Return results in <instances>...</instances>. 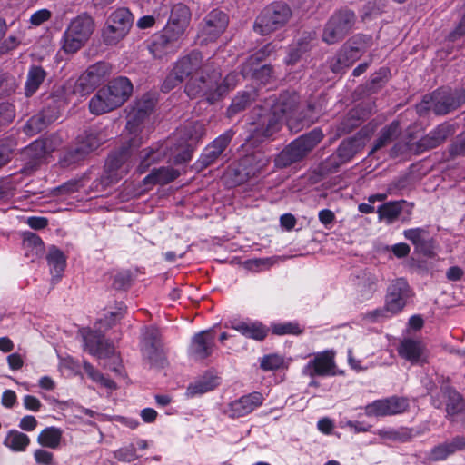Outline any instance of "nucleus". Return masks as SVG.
<instances>
[{
	"label": "nucleus",
	"mask_w": 465,
	"mask_h": 465,
	"mask_svg": "<svg viewBox=\"0 0 465 465\" xmlns=\"http://www.w3.org/2000/svg\"><path fill=\"white\" fill-rule=\"evenodd\" d=\"M299 103V95L290 92L282 93L277 99L267 102L270 108H261L255 113L258 118L252 123V132L257 136L270 137L280 130L283 119L287 121L290 128L293 127V123L302 126L311 125L318 119L321 110L309 104L306 111H300Z\"/></svg>",
	"instance_id": "obj_1"
},
{
	"label": "nucleus",
	"mask_w": 465,
	"mask_h": 465,
	"mask_svg": "<svg viewBox=\"0 0 465 465\" xmlns=\"http://www.w3.org/2000/svg\"><path fill=\"white\" fill-rule=\"evenodd\" d=\"M133 84L124 76L112 80L98 90L89 102L90 112L99 115L121 106L132 94Z\"/></svg>",
	"instance_id": "obj_2"
},
{
	"label": "nucleus",
	"mask_w": 465,
	"mask_h": 465,
	"mask_svg": "<svg viewBox=\"0 0 465 465\" xmlns=\"http://www.w3.org/2000/svg\"><path fill=\"white\" fill-rule=\"evenodd\" d=\"M241 77H242V74L232 72L227 74L223 83L220 84L221 74L213 71L212 74L208 75V78L202 77L200 79V82L203 84V86L196 84L195 81H192L185 86V92L191 98L202 97L213 104L229 90L233 89Z\"/></svg>",
	"instance_id": "obj_3"
},
{
	"label": "nucleus",
	"mask_w": 465,
	"mask_h": 465,
	"mask_svg": "<svg viewBox=\"0 0 465 465\" xmlns=\"http://www.w3.org/2000/svg\"><path fill=\"white\" fill-rule=\"evenodd\" d=\"M173 139H169L163 143H155L148 148H145L140 152V163L138 165V171L142 173L147 171V169L163 158L167 157L168 150H170L169 161L173 159V162L176 164L184 163L191 160L193 147L190 143L182 141L174 149L171 147Z\"/></svg>",
	"instance_id": "obj_4"
},
{
	"label": "nucleus",
	"mask_w": 465,
	"mask_h": 465,
	"mask_svg": "<svg viewBox=\"0 0 465 465\" xmlns=\"http://www.w3.org/2000/svg\"><path fill=\"white\" fill-rule=\"evenodd\" d=\"M208 64H203V55L198 51H192L187 55L181 57L174 64L172 73L163 82V88L166 91L172 89L176 84L190 78L186 86L195 81L196 84L203 85L200 79L204 77L203 74L207 72Z\"/></svg>",
	"instance_id": "obj_5"
},
{
	"label": "nucleus",
	"mask_w": 465,
	"mask_h": 465,
	"mask_svg": "<svg viewBox=\"0 0 465 465\" xmlns=\"http://www.w3.org/2000/svg\"><path fill=\"white\" fill-rule=\"evenodd\" d=\"M323 134L320 129H313L310 133L300 136L286 146L274 159L277 168H285L301 161L322 139Z\"/></svg>",
	"instance_id": "obj_6"
},
{
	"label": "nucleus",
	"mask_w": 465,
	"mask_h": 465,
	"mask_svg": "<svg viewBox=\"0 0 465 465\" xmlns=\"http://www.w3.org/2000/svg\"><path fill=\"white\" fill-rule=\"evenodd\" d=\"M94 26V18L87 13L74 17L64 33V51L67 54H74L81 49L93 35Z\"/></svg>",
	"instance_id": "obj_7"
},
{
	"label": "nucleus",
	"mask_w": 465,
	"mask_h": 465,
	"mask_svg": "<svg viewBox=\"0 0 465 465\" xmlns=\"http://www.w3.org/2000/svg\"><path fill=\"white\" fill-rule=\"evenodd\" d=\"M291 17L292 10L287 4L273 2L257 16L253 28L256 33L266 35L283 27Z\"/></svg>",
	"instance_id": "obj_8"
},
{
	"label": "nucleus",
	"mask_w": 465,
	"mask_h": 465,
	"mask_svg": "<svg viewBox=\"0 0 465 465\" xmlns=\"http://www.w3.org/2000/svg\"><path fill=\"white\" fill-rule=\"evenodd\" d=\"M356 15L353 11L341 8L334 12L327 21L322 40L328 45H333L342 40L353 28Z\"/></svg>",
	"instance_id": "obj_9"
},
{
	"label": "nucleus",
	"mask_w": 465,
	"mask_h": 465,
	"mask_svg": "<svg viewBox=\"0 0 465 465\" xmlns=\"http://www.w3.org/2000/svg\"><path fill=\"white\" fill-rule=\"evenodd\" d=\"M133 23L132 14L126 8H118L106 20L102 39L106 45H115L128 34Z\"/></svg>",
	"instance_id": "obj_10"
},
{
	"label": "nucleus",
	"mask_w": 465,
	"mask_h": 465,
	"mask_svg": "<svg viewBox=\"0 0 465 465\" xmlns=\"http://www.w3.org/2000/svg\"><path fill=\"white\" fill-rule=\"evenodd\" d=\"M371 37L367 35H357L346 43L331 60V71L340 73L344 68L350 67L371 46Z\"/></svg>",
	"instance_id": "obj_11"
},
{
	"label": "nucleus",
	"mask_w": 465,
	"mask_h": 465,
	"mask_svg": "<svg viewBox=\"0 0 465 465\" xmlns=\"http://www.w3.org/2000/svg\"><path fill=\"white\" fill-rule=\"evenodd\" d=\"M460 104V99L449 90H438L430 95H425L417 105V112L423 114L428 111L435 114H446L456 109Z\"/></svg>",
	"instance_id": "obj_12"
},
{
	"label": "nucleus",
	"mask_w": 465,
	"mask_h": 465,
	"mask_svg": "<svg viewBox=\"0 0 465 465\" xmlns=\"http://www.w3.org/2000/svg\"><path fill=\"white\" fill-rule=\"evenodd\" d=\"M270 163V158L261 151L242 157L234 169L235 183H243L252 178L264 173Z\"/></svg>",
	"instance_id": "obj_13"
},
{
	"label": "nucleus",
	"mask_w": 465,
	"mask_h": 465,
	"mask_svg": "<svg viewBox=\"0 0 465 465\" xmlns=\"http://www.w3.org/2000/svg\"><path fill=\"white\" fill-rule=\"evenodd\" d=\"M229 24L226 13L220 9H213L202 20L197 34L201 44L216 41L225 31Z\"/></svg>",
	"instance_id": "obj_14"
},
{
	"label": "nucleus",
	"mask_w": 465,
	"mask_h": 465,
	"mask_svg": "<svg viewBox=\"0 0 465 465\" xmlns=\"http://www.w3.org/2000/svg\"><path fill=\"white\" fill-rule=\"evenodd\" d=\"M141 144L136 139L130 141L129 148H123L119 152L109 155L104 165L105 177L108 183H117L125 173H128L132 164L129 162L130 148L138 147Z\"/></svg>",
	"instance_id": "obj_15"
},
{
	"label": "nucleus",
	"mask_w": 465,
	"mask_h": 465,
	"mask_svg": "<svg viewBox=\"0 0 465 465\" xmlns=\"http://www.w3.org/2000/svg\"><path fill=\"white\" fill-rule=\"evenodd\" d=\"M111 73V65L105 62H98L87 68L75 81L73 92L85 95L92 92Z\"/></svg>",
	"instance_id": "obj_16"
},
{
	"label": "nucleus",
	"mask_w": 465,
	"mask_h": 465,
	"mask_svg": "<svg viewBox=\"0 0 465 465\" xmlns=\"http://www.w3.org/2000/svg\"><path fill=\"white\" fill-rule=\"evenodd\" d=\"M54 150L53 140L50 138L38 139L26 146L22 152L25 166L22 172L30 173L40 164L46 154Z\"/></svg>",
	"instance_id": "obj_17"
},
{
	"label": "nucleus",
	"mask_w": 465,
	"mask_h": 465,
	"mask_svg": "<svg viewBox=\"0 0 465 465\" xmlns=\"http://www.w3.org/2000/svg\"><path fill=\"white\" fill-rule=\"evenodd\" d=\"M409 408V401L403 397H389L377 400L365 407V414L369 417H383L403 413Z\"/></svg>",
	"instance_id": "obj_18"
},
{
	"label": "nucleus",
	"mask_w": 465,
	"mask_h": 465,
	"mask_svg": "<svg viewBox=\"0 0 465 465\" xmlns=\"http://www.w3.org/2000/svg\"><path fill=\"white\" fill-rule=\"evenodd\" d=\"M182 37L163 28L153 36L149 51L154 58L163 59L173 54L181 47Z\"/></svg>",
	"instance_id": "obj_19"
},
{
	"label": "nucleus",
	"mask_w": 465,
	"mask_h": 465,
	"mask_svg": "<svg viewBox=\"0 0 465 465\" xmlns=\"http://www.w3.org/2000/svg\"><path fill=\"white\" fill-rule=\"evenodd\" d=\"M263 401L264 397L261 392L253 391L228 403L223 412L231 419L242 418L262 406Z\"/></svg>",
	"instance_id": "obj_20"
},
{
	"label": "nucleus",
	"mask_w": 465,
	"mask_h": 465,
	"mask_svg": "<svg viewBox=\"0 0 465 465\" xmlns=\"http://www.w3.org/2000/svg\"><path fill=\"white\" fill-rule=\"evenodd\" d=\"M84 349L99 359H112L114 363L118 361L114 346L104 339L100 330L87 331L84 334Z\"/></svg>",
	"instance_id": "obj_21"
},
{
	"label": "nucleus",
	"mask_w": 465,
	"mask_h": 465,
	"mask_svg": "<svg viewBox=\"0 0 465 465\" xmlns=\"http://www.w3.org/2000/svg\"><path fill=\"white\" fill-rule=\"evenodd\" d=\"M411 297V291L407 281L403 278H399L389 286L385 305L391 313L395 315L402 311Z\"/></svg>",
	"instance_id": "obj_22"
},
{
	"label": "nucleus",
	"mask_w": 465,
	"mask_h": 465,
	"mask_svg": "<svg viewBox=\"0 0 465 465\" xmlns=\"http://www.w3.org/2000/svg\"><path fill=\"white\" fill-rule=\"evenodd\" d=\"M302 374L310 378L315 376H334L336 374L334 355L329 351L316 354L313 359L305 364L302 369Z\"/></svg>",
	"instance_id": "obj_23"
},
{
	"label": "nucleus",
	"mask_w": 465,
	"mask_h": 465,
	"mask_svg": "<svg viewBox=\"0 0 465 465\" xmlns=\"http://www.w3.org/2000/svg\"><path fill=\"white\" fill-rule=\"evenodd\" d=\"M155 106V98L145 94L137 100L127 114L126 129L131 134L136 133L139 124L152 113Z\"/></svg>",
	"instance_id": "obj_24"
},
{
	"label": "nucleus",
	"mask_w": 465,
	"mask_h": 465,
	"mask_svg": "<svg viewBox=\"0 0 465 465\" xmlns=\"http://www.w3.org/2000/svg\"><path fill=\"white\" fill-rule=\"evenodd\" d=\"M214 347V333L212 329H209L193 335L189 347V353L196 359L203 360L213 353Z\"/></svg>",
	"instance_id": "obj_25"
},
{
	"label": "nucleus",
	"mask_w": 465,
	"mask_h": 465,
	"mask_svg": "<svg viewBox=\"0 0 465 465\" xmlns=\"http://www.w3.org/2000/svg\"><path fill=\"white\" fill-rule=\"evenodd\" d=\"M191 19V12L183 4H177L171 10L168 24L164 27L167 32L176 34L183 38Z\"/></svg>",
	"instance_id": "obj_26"
},
{
	"label": "nucleus",
	"mask_w": 465,
	"mask_h": 465,
	"mask_svg": "<svg viewBox=\"0 0 465 465\" xmlns=\"http://www.w3.org/2000/svg\"><path fill=\"white\" fill-rule=\"evenodd\" d=\"M226 327H230L246 338L253 339L255 341H262L267 336L268 332L266 327L262 323L251 320L233 319L226 324Z\"/></svg>",
	"instance_id": "obj_27"
},
{
	"label": "nucleus",
	"mask_w": 465,
	"mask_h": 465,
	"mask_svg": "<svg viewBox=\"0 0 465 465\" xmlns=\"http://www.w3.org/2000/svg\"><path fill=\"white\" fill-rule=\"evenodd\" d=\"M233 135L234 133L228 130L208 145L201 156L203 165L207 166L213 163L228 146Z\"/></svg>",
	"instance_id": "obj_28"
},
{
	"label": "nucleus",
	"mask_w": 465,
	"mask_h": 465,
	"mask_svg": "<svg viewBox=\"0 0 465 465\" xmlns=\"http://www.w3.org/2000/svg\"><path fill=\"white\" fill-rule=\"evenodd\" d=\"M103 143L104 138L100 137L97 132H85L82 137H79L76 147L71 152L72 157L75 160L82 159L97 149Z\"/></svg>",
	"instance_id": "obj_29"
},
{
	"label": "nucleus",
	"mask_w": 465,
	"mask_h": 465,
	"mask_svg": "<svg viewBox=\"0 0 465 465\" xmlns=\"http://www.w3.org/2000/svg\"><path fill=\"white\" fill-rule=\"evenodd\" d=\"M450 134V130L448 125H439L417 143L416 152L420 153L439 146L446 140Z\"/></svg>",
	"instance_id": "obj_30"
},
{
	"label": "nucleus",
	"mask_w": 465,
	"mask_h": 465,
	"mask_svg": "<svg viewBox=\"0 0 465 465\" xmlns=\"http://www.w3.org/2000/svg\"><path fill=\"white\" fill-rule=\"evenodd\" d=\"M219 385V378L213 374H205L190 383L186 390L188 397L200 396L213 391Z\"/></svg>",
	"instance_id": "obj_31"
},
{
	"label": "nucleus",
	"mask_w": 465,
	"mask_h": 465,
	"mask_svg": "<svg viewBox=\"0 0 465 465\" xmlns=\"http://www.w3.org/2000/svg\"><path fill=\"white\" fill-rule=\"evenodd\" d=\"M423 351L422 343L412 339L403 340L398 348L399 355L412 363L422 359Z\"/></svg>",
	"instance_id": "obj_32"
},
{
	"label": "nucleus",
	"mask_w": 465,
	"mask_h": 465,
	"mask_svg": "<svg viewBox=\"0 0 465 465\" xmlns=\"http://www.w3.org/2000/svg\"><path fill=\"white\" fill-rule=\"evenodd\" d=\"M465 445L463 439L456 438L450 442H444L434 447L430 453L431 461H441L459 450H462Z\"/></svg>",
	"instance_id": "obj_33"
},
{
	"label": "nucleus",
	"mask_w": 465,
	"mask_h": 465,
	"mask_svg": "<svg viewBox=\"0 0 465 465\" xmlns=\"http://www.w3.org/2000/svg\"><path fill=\"white\" fill-rule=\"evenodd\" d=\"M256 63H250L246 61L242 68V78L251 77L261 84H267L272 77V67L267 64L262 65L259 68L254 67Z\"/></svg>",
	"instance_id": "obj_34"
},
{
	"label": "nucleus",
	"mask_w": 465,
	"mask_h": 465,
	"mask_svg": "<svg viewBox=\"0 0 465 465\" xmlns=\"http://www.w3.org/2000/svg\"><path fill=\"white\" fill-rule=\"evenodd\" d=\"M47 263L54 278L60 280L66 266V257L64 252L55 246H51L47 256Z\"/></svg>",
	"instance_id": "obj_35"
},
{
	"label": "nucleus",
	"mask_w": 465,
	"mask_h": 465,
	"mask_svg": "<svg viewBox=\"0 0 465 465\" xmlns=\"http://www.w3.org/2000/svg\"><path fill=\"white\" fill-rule=\"evenodd\" d=\"M180 175V173L172 167H160L153 169L147 176L143 179L145 185L149 184H166Z\"/></svg>",
	"instance_id": "obj_36"
},
{
	"label": "nucleus",
	"mask_w": 465,
	"mask_h": 465,
	"mask_svg": "<svg viewBox=\"0 0 465 465\" xmlns=\"http://www.w3.org/2000/svg\"><path fill=\"white\" fill-rule=\"evenodd\" d=\"M46 75L47 74L43 67L39 65H32L28 70L25 84V95H33L39 89Z\"/></svg>",
	"instance_id": "obj_37"
},
{
	"label": "nucleus",
	"mask_w": 465,
	"mask_h": 465,
	"mask_svg": "<svg viewBox=\"0 0 465 465\" xmlns=\"http://www.w3.org/2000/svg\"><path fill=\"white\" fill-rule=\"evenodd\" d=\"M360 145L354 139L343 141L337 149L335 154L330 160L337 165L349 162L358 153Z\"/></svg>",
	"instance_id": "obj_38"
},
{
	"label": "nucleus",
	"mask_w": 465,
	"mask_h": 465,
	"mask_svg": "<svg viewBox=\"0 0 465 465\" xmlns=\"http://www.w3.org/2000/svg\"><path fill=\"white\" fill-rule=\"evenodd\" d=\"M63 430L57 427H46L39 433L37 442L45 448L56 450L61 445Z\"/></svg>",
	"instance_id": "obj_39"
},
{
	"label": "nucleus",
	"mask_w": 465,
	"mask_h": 465,
	"mask_svg": "<svg viewBox=\"0 0 465 465\" xmlns=\"http://www.w3.org/2000/svg\"><path fill=\"white\" fill-rule=\"evenodd\" d=\"M23 249L26 257L34 261L40 256L44 250V244L41 238L34 232H27L24 233Z\"/></svg>",
	"instance_id": "obj_40"
},
{
	"label": "nucleus",
	"mask_w": 465,
	"mask_h": 465,
	"mask_svg": "<svg viewBox=\"0 0 465 465\" xmlns=\"http://www.w3.org/2000/svg\"><path fill=\"white\" fill-rule=\"evenodd\" d=\"M3 444L13 451H25L30 444V438L16 430H11L4 439Z\"/></svg>",
	"instance_id": "obj_41"
},
{
	"label": "nucleus",
	"mask_w": 465,
	"mask_h": 465,
	"mask_svg": "<svg viewBox=\"0 0 465 465\" xmlns=\"http://www.w3.org/2000/svg\"><path fill=\"white\" fill-rule=\"evenodd\" d=\"M401 134L400 124L393 121L389 125L381 130L380 135L377 138L375 144L371 150V153L380 150L381 148L391 143Z\"/></svg>",
	"instance_id": "obj_42"
},
{
	"label": "nucleus",
	"mask_w": 465,
	"mask_h": 465,
	"mask_svg": "<svg viewBox=\"0 0 465 465\" xmlns=\"http://www.w3.org/2000/svg\"><path fill=\"white\" fill-rule=\"evenodd\" d=\"M311 35H308L299 39L295 45H292L285 58V63L291 65L295 64L302 56L311 49Z\"/></svg>",
	"instance_id": "obj_43"
},
{
	"label": "nucleus",
	"mask_w": 465,
	"mask_h": 465,
	"mask_svg": "<svg viewBox=\"0 0 465 465\" xmlns=\"http://www.w3.org/2000/svg\"><path fill=\"white\" fill-rule=\"evenodd\" d=\"M404 237L411 241L417 249L427 252L430 248L429 233L423 228H412L403 232Z\"/></svg>",
	"instance_id": "obj_44"
},
{
	"label": "nucleus",
	"mask_w": 465,
	"mask_h": 465,
	"mask_svg": "<svg viewBox=\"0 0 465 465\" xmlns=\"http://www.w3.org/2000/svg\"><path fill=\"white\" fill-rule=\"evenodd\" d=\"M402 206L401 202H388L378 207L379 219L387 223H392L401 213Z\"/></svg>",
	"instance_id": "obj_45"
},
{
	"label": "nucleus",
	"mask_w": 465,
	"mask_h": 465,
	"mask_svg": "<svg viewBox=\"0 0 465 465\" xmlns=\"http://www.w3.org/2000/svg\"><path fill=\"white\" fill-rule=\"evenodd\" d=\"M205 134V129L203 124L194 123L184 130H180L176 135L180 136L182 140L195 145Z\"/></svg>",
	"instance_id": "obj_46"
},
{
	"label": "nucleus",
	"mask_w": 465,
	"mask_h": 465,
	"mask_svg": "<svg viewBox=\"0 0 465 465\" xmlns=\"http://www.w3.org/2000/svg\"><path fill=\"white\" fill-rule=\"evenodd\" d=\"M142 353L144 359H146L151 365L158 366L162 365L164 361L162 344H148L142 345Z\"/></svg>",
	"instance_id": "obj_47"
},
{
	"label": "nucleus",
	"mask_w": 465,
	"mask_h": 465,
	"mask_svg": "<svg viewBox=\"0 0 465 465\" xmlns=\"http://www.w3.org/2000/svg\"><path fill=\"white\" fill-rule=\"evenodd\" d=\"M51 120L45 119V116L43 114H38L36 115L32 116L24 127V131L27 135H35L37 133L41 132L45 126L46 124L50 123Z\"/></svg>",
	"instance_id": "obj_48"
},
{
	"label": "nucleus",
	"mask_w": 465,
	"mask_h": 465,
	"mask_svg": "<svg viewBox=\"0 0 465 465\" xmlns=\"http://www.w3.org/2000/svg\"><path fill=\"white\" fill-rule=\"evenodd\" d=\"M443 396L448 398L447 402V414L449 416H454L460 410V405H461V398L460 395L454 390L450 388H445L442 391Z\"/></svg>",
	"instance_id": "obj_49"
},
{
	"label": "nucleus",
	"mask_w": 465,
	"mask_h": 465,
	"mask_svg": "<svg viewBox=\"0 0 465 465\" xmlns=\"http://www.w3.org/2000/svg\"><path fill=\"white\" fill-rule=\"evenodd\" d=\"M251 94L247 92L239 94L237 96L233 98L230 107L227 110L228 116L232 117L234 114L244 110L247 107V105H249V104L251 103Z\"/></svg>",
	"instance_id": "obj_50"
},
{
	"label": "nucleus",
	"mask_w": 465,
	"mask_h": 465,
	"mask_svg": "<svg viewBox=\"0 0 465 465\" xmlns=\"http://www.w3.org/2000/svg\"><path fill=\"white\" fill-rule=\"evenodd\" d=\"M283 363V358L277 354L266 355L260 361L261 368L265 371H276L282 367Z\"/></svg>",
	"instance_id": "obj_51"
},
{
	"label": "nucleus",
	"mask_w": 465,
	"mask_h": 465,
	"mask_svg": "<svg viewBox=\"0 0 465 465\" xmlns=\"http://www.w3.org/2000/svg\"><path fill=\"white\" fill-rule=\"evenodd\" d=\"M272 330L277 335L299 334L302 332L299 324L295 322L277 323L272 325Z\"/></svg>",
	"instance_id": "obj_52"
},
{
	"label": "nucleus",
	"mask_w": 465,
	"mask_h": 465,
	"mask_svg": "<svg viewBox=\"0 0 465 465\" xmlns=\"http://www.w3.org/2000/svg\"><path fill=\"white\" fill-rule=\"evenodd\" d=\"M393 313H391L388 307L384 304L383 307L377 308L373 311H370L364 314V319L371 322H381L385 319H388L391 316H393Z\"/></svg>",
	"instance_id": "obj_53"
},
{
	"label": "nucleus",
	"mask_w": 465,
	"mask_h": 465,
	"mask_svg": "<svg viewBox=\"0 0 465 465\" xmlns=\"http://www.w3.org/2000/svg\"><path fill=\"white\" fill-rule=\"evenodd\" d=\"M160 338L161 332L159 329L153 326L146 327L143 334L142 345H160L162 344Z\"/></svg>",
	"instance_id": "obj_54"
},
{
	"label": "nucleus",
	"mask_w": 465,
	"mask_h": 465,
	"mask_svg": "<svg viewBox=\"0 0 465 465\" xmlns=\"http://www.w3.org/2000/svg\"><path fill=\"white\" fill-rule=\"evenodd\" d=\"M276 45L270 43L262 47L259 51H257L254 54L249 57L247 61L250 63H258L266 57L270 56L276 51Z\"/></svg>",
	"instance_id": "obj_55"
},
{
	"label": "nucleus",
	"mask_w": 465,
	"mask_h": 465,
	"mask_svg": "<svg viewBox=\"0 0 465 465\" xmlns=\"http://www.w3.org/2000/svg\"><path fill=\"white\" fill-rule=\"evenodd\" d=\"M114 456L120 462H132L136 458L135 448L133 445L121 448L115 451Z\"/></svg>",
	"instance_id": "obj_56"
},
{
	"label": "nucleus",
	"mask_w": 465,
	"mask_h": 465,
	"mask_svg": "<svg viewBox=\"0 0 465 465\" xmlns=\"http://www.w3.org/2000/svg\"><path fill=\"white\" fill-rule=\"evenodd\" d=\"M379 435L383 439L400 441H405L409 438L408 432L395 430H380Z\"/></svg>",
	"instance_id": "obj_57"
},
{
	"label": "nucleus",
	"mask_w": 465,
	"mask_h": 465,
	"mask_svg": "<svg viewBox=\"0 0 465 465\" xmlns=\"http://www.w3.org/2000/svg\"><path fill=\"white\" fill-rule=\"evenodd\" d=\"M131 277L126 272H118L114 275L113 287L116 290L126 289L130 285Z\"/></svg>",
	"instance_id": "obj_58"
},
{
	"label": "nucleus",
	"mask_w": 465,
	"mask_h": 465,
	"mask_svg": "<svg viewBox=\"0 0 465 465\" xmlns=\"http://www.w3.org/2000/svg\"><path fill=\"white\" fill-rule=\"evenodd\" d=\"M51 17V12L47 9H41L35 12L31 17L30 22L34 25H40L42 23L47 21Z\"/></svg>",
	"instance_id": "obj_59"
},
{
	"label": "nucleus",
	"mask_w": 465,
	"mask_h": 465,
	"mask_svg": "<svg viewBox=\"0 0 465 465\" xmlns=\"http://www.w3.org/2000/svg\"><path fill=\"white\" fill-rule=\"evenodd\" d=\"M34 457L37 463L44 465H48L53 460V453L42 449L36 450L34 453Z\"/></svg>",
	"instance_id": "obj_60"
},
{
	"label": "nucleus",
	"mask_w": 465,
	"mask_h": 465,
	"mask_svg": "<svg viewBox=\"0 0 465 465\" xmlns=\"http://www.w3.org/2000/svg\"><path fill=\"white\" fill-rule=\"evenodd\" d=\"M37 424V420L34 416L26 415L20 420L19 428L25 431H33Z\"/></svg>",
	"instance_id": "obj_61"
},
{
	"label": "nucleus",
	"mask_w": 465,
	"mask_h": 465,
	"mask_svg": "<svg viewBox=\"0 0 465 465\" xmlns=\"http://www.w3.org/2000/svg\"><path fill=\"white\" fill-rule=\"evenodd\" d=\"M24 407L31 411H38L42 407L41 401L35 396L25 395L23 399Z\"/></svg>",
	"instance_id": "obj_62"
},
{
	"label": "nucleus",
	"mask_w": 465,
	"mask_h": 465,
	"mask_svg": "<svg viewBox=\"0 0 465 465\" xmlns=\"http://www.w3.org/2000/svg\"><path fill=\"white\" fill-rule=\"evenodd\" d=\"M22 38L21 32H18L16 35H9L4 42V47L6 50H13L20 45Z\"/></svg>",
	"instance_id": "obj_63"
},
{
	"label": "nucleus",
	"mask_w": 465,
	"mask_h": 465,
	"mask_svg": "<svg viewBox=\"0 0 465 465\" xmlns=\"http://www.w3.org/2000/svg\"><path fill=\"white\" fill-rule=\"evenodd\" d=\"M393 254L398 258L406 257L410 253V247L407 243L401 242L391 246V248Z\"/></svg>",
	"instance_id": "obj_64"
}]
</instances>
